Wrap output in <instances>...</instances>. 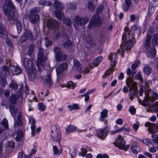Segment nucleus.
<instances>
[{
  "label": "nucleus",
  "instance_id": "41",
  "mask_svg": "<svg viewBox=\"0 0 158 158\" xmlns=\"http://www.w3.org/2000/svg\"><path fill=\"white\" fill-rule=\"evenodd\" d=\"M145 99L143 100V105L145 106H148L150 105V102L149 100H150L148 96H146L145 94Z\"/></svg>",
  "mask_w": 158,
  "mask_h": 158
},
{
  "label": "nucleus",
  "instance_id": "28",
  "mask_svg": "<svg viewBox=\"0 0 158 158\" xmlns=\"http://www.w3.org/2000/svg\"><path fill=\"white\" fill-rule=\"evenodd\" d=\"M29 122L31 125V134L32 136H34L35 134V130L36 127V126L35 125V122L34 118L32 117H30Z\"/></svg>",
  "mask_w": 158,
  "mask_h": 158
},
{
  "label": "nucleus",
  "instance_id": "11",
  "mask_svg": "<svg viewBox=\"0 0 158 158\" xmlns=\"http://www.w3.org/2000/svg\"><path fill=\"white\" fill-rule=\"evenodd\" d=\"M129 89V95L131 100L134 98V97L137 95V86L136 83H132L130 85Z\"/></svg>",
  "mask_w": 158,
  "mask_h": 158
},
{
  "label": "nucleus",
  "instance_id": "39",
  "mask_svg": "<svg viewBox=\"0 0 158 158\" xmlns=\"http://www.w3.org/2000/svg\"><path fill=\"white\" fill-rule=\"evenodd\" d=\"M7 84V81L4 77L0 76V85L3 87H5Z\"/></svg>",
  "mask_w": 158,
  "mask_h": 158
},
{
  "label": "nucleus",
  "instance_id": "53",
  "mask_svg": "<svg viewBox=\"0 0 158 158\" xmlns=\"http://www.w3.org/2000/svg\"><path fill=\"white\" fill-rule=\"evenodd\" d=\"M152 112H157L158 111V103L156 102L155 104L152 105L151 106Z\"/></svg>",
  "mask_w": 158,
  "mask_h": 158
},
{
  "label": "nucleus",
  "instance_id": "43",
  "mask_svg": "<svg viewBox=\"0 0 158 158\" xmlns=\"http://www.w3.org/2000/svg\"><path fill=\"white\" fill-rule=\"evenodd\" d=\"M16 23V26L17 27V30L18 33L21 32L22 26L21 24V23L20 21H18L17 20Z\"/></svg>",
  "mask_w": 158,
  "mask_h": 158
},
{
  "label": "nucleus",
  "instance_id": "49",
  "mask_svg": "<svg viewBox=\"0 0 158 158\" xmlns=\"http://www.w3.org/2000/svg\"><path fill=\"white\" fill-rule=\"evenodd\" d=\"M67 7L69 10H75L76 9V4L72 3H69V4H67Z\"/></svg>",
  "mask_w": 158,
  "mask_h": 158
},
{
  "label": "nucleus",
  "instance_id": "21",
  "mask_svg": "<svg viewBox=\"0 0 158 158\" xmlns=\"http://www.w3.org/2000/svg\"><path fill=\"white\" fill-rule=\"evenodd\" d=\"M73 67L75 71L79 73L82 72V66L80 62L76 60H73Z\"/></svg>",
  "mask_w": 158,
  "mask_h": 158
},
{
  "label": "nucleus",
  "instance_id": "35",
  "mask_svg": "<svg viewBox=\"0 0 158 158\" xmlns=\"http://www.w3.org/2000/svg\"><path fill=\"white\" fill-rule=\"evenodd\" d=\"M25 34L27 36L28 39H29L30 40H34V37L33 36L32 33L28 29H26L24 32Z\"/></svg>",
  "mask_w": 158,
  "mask_h": 158
},
{
  "label": "nucleus",
  "instance_id": "12",
  "mask_svg": "<svg viewBox=\"0 0 158 158\" xmlns=\"http://www.w3.org/2000/svg\"><path fill=\"white\" fill-rule=\"evenodd\" d=\"M100 23V17L99 15L96 14L93 16L88 26V28H90L91 26H98Z\"/></svg>",
  "mask_w": 158,
  "mask_h": 158
},
{
  "label": "nucleus",
  "instance_id": "30",
  "mask_svg": "<svg viewBox=\"0 0 158 158\" xmlns=\"http://www.w3.org/2000/svg\"><path fill=\"white\" fill-rule=\"evenodd\" d=\"M9 109L10 111V112L11 115L14 117L16 116V114L17 113V110L16 106L10 104L9 106Z\"/></svg>",
  "mask_w": 158,
  "mask_h": 158
},
{
  "label": "nucleus",
  "instance_id": "37",
  "mask_svg": "<svg viewBox=\"0 0 158 158\" xmlns=\"http://www.w3.org/2000/svg\"><path fill=\"white\" fill-rule=\"evenodd\" d=\"M18 85L17 82L13 80L11 81L9 85V87L12 89L16 90L18 89Z\"/></svg>",
  "mask_w": 158,
  "mask_h": 158
},
{
  "label": "nucleus",
  "instance_id": "59",
  "mask_svg": "<svg viewBox=\"0 0 158 158\" xmlns=\"http://www.w3.org/2000/svg\"><path fill=\"white\" fill-rule=\"evenodd\" d=\"M29 98V100L31 102H32L33 101H36L37 99L36 98H35V97L34 94L33 93H31Z\"/></svg>",
  "mask_w": 158,
  "mask_h": 158
},
{
  "label": "nucleus",
  "instance_id": "45",
  "mask_svg": "<svg viewBox=\"0 0 158 158\" xmlns=\"http://www.w3.org/2000/svg\"><path fill=\"white\" fill-rule=\"evenodd\" d=\"M158 35L155 34L153 37L152 43L154 45H157L158 44Z\"/></svg>",
  "mask_w": 158,
  "mask_h": 158
},
{
  "label": "nucleus",
  "instance_id": "14",
  "mask_svg": "<svg viewBox=\"0 0 158 158\" xmlns=\"http://www.w3.org/2000/svg\"><path fill=\"white\" fill-rule=\"evenodd\" d=\"M146 96H148L151 102H152L155 101V100L157 99L158 95L157 93L153 92L151 90L148 89L145 92Z\"/></svg>",
  "mask_w": 158,
  "mask_h": 158
},
{
  "label": "nucleus",
  "instance_id": "57",
  "mask_svg": "<svg viewBox=\"0 0 158 158\" xmlns=\"http://www.w3.org/2000/svg\"><path fill=\"white\" fill-rule=\"evenodd\" d=\"M140 64V62L139 61L137 60L136 62L133 64L131 66V68L132 69L136 70L135 69L137 67L139 64Z\"/></svg>",
  "mask_w": 158,
  "mask_h": 158
},
{
  "label": "nucleus",
  "instance_id": "47",
  "mask_svg": "<svg viewBox=\"0 0 158 158\" xmlns=\"http://www.w3.org/2000/svg\"><path fill=\"white\" fill-rule=\"evenodd\" d=\"M143 71L146 74L149 75L151 73L152 69L149 66H147L144 68Z\"/></svg>",
  "mask_w": 158,
  "mask_h": 158
},
{
  "label": "nucleus",
  "instance_id": "20",
  "mask_svg": "<svg viewBox=\"0 0 158 158\" xmlns=\"http://www.w3.org/2000/svg\"><path fill=\"white\" fill-rule=\"evenodd\" d=\"M62 42L63 45L65 48H69L72 45V42L67 35L63 38Z\"/></svg>",
  "mask_w": 158,
  "mask_h": 158
},
{
  "label": "nucleus",
  "instance_id": "9",
  "mask_svg": "<svg viewBox=\"0 0 158 158\" xmlns=\"http://www.w3.org/2000/svg\"><path fill=\"white\" fill-rule=\"evenodd\" d=\"M137 72L136 70L131 69L130 68L128 69L127 71V74L129 76V77L127 79L126 84L128 87H130V85L133 82V77L135 75Z\"/></svg>",
  "mask_w": 158,
  "mask_h": 158
},
{
  "label": "nucleus",
  "instance_id": "1",
  "mask_svg": "<svg viewBox=\"0 0 158 158\" xmlns=\"http://www.w3.org/2000/svg\"><path fill=\"white\" fill-rule=\"evenodd\" d=\"M145 126L148 127V131L153 134L152 135L153 138V142L154 143H158V136L157 134H155L154 133L157 131L158 130V126L157 125L155 124L149 122H146Z\"/></svg>",
  "mask_w": 158,
  "mask_h": 158
},
{
  "label": "nucleus",
  "instance_id": "48",
  "mask_svg": "<svg viewBox=\"0 0 158 158\" xmlns=\"http://www.w3.org/2000/svg\"><path fill=\"white\" fill-rule=\"evenodd\" d=\"M5 31V28L4 26L2 24L0 23V37H3Z\"/></svg>",
  "mask_w": 158,
  "mask_h": 158
},
{
  "label": "nucleus",
  "instance_id": "31",
  "mask_svg": "<svg viewBox=\"0 0 158 158\" xmlns=\"http://www.w3.org/2000/svg\"><path fill=\"white\" fill-rule=\"evenodd\" d=\"M108 110L106 109L102 110L101 113V116L99 118V119L101 121H103L105 118L107 117Z\"/></svg>",
  "mask_w": 158,
  "mask_h": 158
},
{
  "label": "nucleus",
  "instance_id": "8",
  "mask_svg": "<svg viewBox=\"0 0 158 158\" xmlns=\"http://www.w3.org/2000/svg\"><path fill=\"white\" fill-rule=\"evenodd\" d=\"M133 45V41L132 40H129L126 43L125 45L122 44L120 46V48L118 50V52H121V56L122 57H123L124 56V52L125 51V50L131 49Z\"/></svg>",
  "mask_w": 158,
  "mask_h": 158
},
{
  "label": "nucleus",
  "instance_id": "13",
  "mask_svg": "<svg viewBox=\"0 0 158 158\" xmlns=\"http://www.w3.org/2000/svg\"><path fill=\"white\" fill-rule=\"evenodd\" d=\"M47 27L50 29H57L60 26L59 23L53 19H48L47 23Z\"/></svg>",
  "mask_w": 158,
  "mask_h": 158
},
{
  "label": "nucleus",
  "instance_id": "4",
  "mask_svg": "<svg viewBox=\"0 0 158 158\" xmlns=\"http://www.w3.org/2000/svg\"><path fill=\"white\" fill-rule=\"evenodd\" d=\"M151 35L147 34L144 44V48L146 50L148 53L150 54L152 56H154L155 55V49L154 47H151Z\"/></svg>",
  "mask_w": 158,
  "mask_h": 158
},
{
  "label": "nucleus",
  "instance_id": "22",
  "mask_svg": "<svg viewBox=\"0 0 158 158\" xmlns=\"http://www.w3.org/2000/svg\"><path fill=\"white\" fill-rule=\"evenodd\" d=\"M28 72V77L31 81L34 80L36 77V75L37 70L35 68L27 70Z\"/></svg>",
  "mask_w": 158,
  "mask_h": 158
},
{
  "label": "nucleus",
  "instance_id": "32",
  "mask_svg": "<svg viewBox=\"0 0 158 158\" xmlns=\"http://www.w3.org/2000/svg\"><path fill=\"white\" fill-rule=\"evenodd\" d=\"M77 130V128L76 127L71 125H69L66 129L67 132L69 133L73 132Z\"/></svg>",
  "mask_w": 158,
  "mask_h": 158
},
{
  "label": "nucleus",
  "instance_id": "2",
  "mask_svg": "<svg viewBox=\"0 0 158 158\" xmlns=\"http://www.w3.org/2000/svg\"><path fill=\"white\" fill-rule=\"evenodd\" d=\"M39 51L36 64L39 70L40 71L43 68V64L47 60V56H44L43 54L44 52L43 48L39 47Z\"/></svg>",
  "mask_w": 158,
  "mask_h": 158
},
{
  "label": "nucleus",
  "instance_id": "51",
  "mask_svg": "<svg viewBox=\"0 0 158 158\" xmlns=\"http://www.w3.org/2000/svg\"><path fill=\"white\" fill-rule=\"evenodd\" d=\"M88 4V7L89 10L91 11H93L95 9V6L91 2H89Z\"/></svg>",
  "mask_w": 158,
  "mask_h": 158
},
{
  "label": "nucleus",
  "instance_id": "6",
  "mask_svg": "<svg viewBox=\"0 0 158 158\" xmlns=\"http://www.w3.org/2000/svg\"><path fill=\"white\" fill-rule=\"evenodd\" d=\"M114 143L115 146L118 148L119 149H122L125 151H127L129 147L128 145H126L125 141L121 135L118 136L116 140Z\"/></svg>",
  "mask_w": 158,
  "mask_h": 158
},
{
  "label": "nucleus",
  "instance_id": "52",
  "mask_svg": "<svg viewBox=\"0 0 158 158\" xmlns=\"http://www.w3.org/2000/svg\"><path fill=\"white\" fill-rule=\"evenodd\" d=\"M1 124L5 128H8V122L6 118H4L3 119V120L1 122Z\"/></svg>",
  "mask_w": 158,
  "mask_h": 158
},
{
  "label": "nucleus",
  "instance_id": "40",
  "mask_svg": "<svg viewBox=\"0 0 158 158\" xmlns=\"http://www.w3.org/2000/svg\"><path fill=\"white\" fill-rule=\"evenodd\" d=\"M40 8L39 7H35L32 8L29 10L30 14H35L38 13L40 11Z\"/></svg>",
  "mask_w": 158,
  "mask_h": 158
},
{
  "label": "nucleus",
  "instance_id": "36",
  "mask_svg": "<svg viewBox=\"0 0 158 158\" xmlns=\"http://www.w3.org/2000/svg\"><path fill=\"white\" fill-rule=\"evenodd\" d=\"M35 46L34 44H31L29 47L28 54L29 55L32 54L35 48Z\"/></svg>",
  "mask_w": 158,
  "mask_h": 158
},
{
  "label": "nucleus",
  "instance_id": "7",
  "mask_svg": "<svg viewBox=\"0 0 158 158\" xmlns=\"http://www.w3.org/2000/svg\"><path fill=\"white\" fill-rule=\"evenodd\" d=\"M89 20L86 17L80 18L78 16L75 17L73 22L74 26L77 28L79 26H83L89 21Z\"/></svg>",
  "mask_w": 158,
  "mask_h": 158
},
{
  "label": "nucleus",
  "instance_id": "61",
  "mask_svg": "<svg viewBox=\"0 0 158 158\" xmlns=\"http://www.w3.org/2000/svg\"><path fill=\"white\" fill-rule=\"evenodd\" d=\"M75 87V85H73V82L72 81H69L67 84V87L69 88L73 89Z\"/></svg>",
  "mask_w": 158,
  "mask_h": 158
},
{
  "label": "nucleus",
  "instance_id": "46",
  "mask_svg": "<svg viewBox=\"0 0 158 158\" xmlns=\"http://www.w3.org/2000/svg\"><path fill=\"white\" fill-rule=\"evenodd\" d=\"M68 107L69 109L71 111L73 110H77L79 109V107L77 104H73L72 106L69 105Z\"/></svg>",
  "mask_w": 158,
  "mask_h": 158
},
{
  "label": "nucleus",
  "instance_id": "62",
  "mask_svg": "<svg viewBox=\"0 0 158 158\" xmlns=\"http://www.w3.org/2000/svg\"><path fill=\"white\" fill-rule=\"evenodd\" d=\"M28 38L27 36L24 33L22 37L20 40V42L21 43H23L24 41H26L28 39Z\"/></svg>",
  "mask_w": 158,
  "mask_h": 158
},
{
  "label": "nucleus",
  "instance_id": "33",
  "mask_svg": "<svg viewBox=\"0 0 158 158\" xmlns=\"http://www.w3.org/2000/svg\"><path fill=\"white\" fill-rule=\"evenodd\" d=\"M1 73L2 74L6 76L7 75V74L9 73V69L8 67L6 65H3L1 67Z\"/></svg>",
  "mask_w": 158,
  "mask_h": 158
},
{
  "label": "nucleus",
  "instance_id": "15",
  "mask_svg": "<svg viewBox=\"0 0 158 158\" xmlns=\"http://www.w3.org/2000/svg\"><path fill=\"white\" fill-rule=\"evenodd\" d=\"M25 18L28 19L31 23L34 24L37 23L40 19L39 15L36 14L27 15Z\"/></svg>",
  "mask_w": 158,
  "mask_h": 158
},
{
  "label": "nucleus",
  "instance_id": "64",
  "mask_svg": "<svg viewBox=\"0 0 158 158\" xmlns=\"http://www.w3.org/2000/svg\"><path fill=\"white\" fill-rule=\"evenodd\" d=\"M6 44L8 45L11 48L13 47V44L10 39L8 38L6 39Z\"/></svg>",
  "mask_w": 158,
  "mask_h": 158
},
{
  "label": "nucleus",
  "instance_id": "26",
  "mask_svg": "<svg viewBox=\"0 0 158 158\" xmlns=\"http://www.w3.org/2000/svg\"><path fill=\"white\" fill-rule=\"evenodd\" d=\"M52 140L55 142L60 143V141L61 136L60 134L56 131L52 132L51 135Z\"/></svg>",
  "mask_w": 158,
  "mask_h": 158
},
{
  "label": "nucleus",
  "instance_id": "60",
  "mask_svg": "<svg viewBox=\"0 0 158 158\" xmlns=\"http://www.w3.org/2000/svg\"><path fill=\"white\" fill-rule=\"evenodd\" d=\"M124 129V127H123L120 129H118L115 131H112L111 132V134L113 135L115 133H116L118 132H120L122 131H123Z\"/></svg>",
  "mask_w": 158,
  "mask_h": 158
},
{
  "label": "nucleus",
  "instance_id": "17",
  "mask_svg": "<svg viewBox=\"0 0 158 158\" xmlns=\"http://www.w3.org/2000/svg\"><path fill=\"white\" fill-rule=\"evenodd\" d=\"M137 29V27L136 26L133 25L131 27V31L130 32L129 31L127 27H125L124 29V32L122 36V39L123 40H125L126 39V36H128V38H130V35L131 34V32L132 33V31H135Z\"/></svg>",
  "mask_w": 158,
  "mask_h": 158
},
{
  "label": "nucleus",
  "instance_id": "38",
  "mask_svg": "<svg viewBox=\"0 0 158 158\" xmlns=\"http://www.w3.org/2000/svg\"><path fill=\"white\" fill-rule=\"evenodd\" d=\"M132 152L135 154H137L140 151V149L139 146L136 145H133L131 148Z\"/></svg>",
  "mask_w": 158,
  "mask_h": 158
},
{
  "label": "nucleus",
  "instance_id": "54",
  "mask_svg": "<svg viewBox=\"0 0 158 158\" xmlns=\"http://www.w3.org/2000/svg\"><path fill=\"white\" fill-rule=\"evenodd\" d=\"M53 150L54 153L55 155H58L60 154L62 151V150L61 149L60 152L59 150L56 146H53Z\"/></svg>",
  "mask_w": 158,
  "mask_h": 158
},
{
  "label": "nucleus",
  "instance_id": "50",
  "mask_svg": "<svg viewBox=\"0 0 158 158\" xmlns=\"http://www.w3.org/2000/svg\"><path fill=\"white\" fill-rule=\"evenodd\" d=\"M135 78L139 80L140 82H143V78L140 72H139L135 76Z\"/></svg>",
  "mask_w": 158,
  "mask_h": 158
},
{
  "label": "nucleus",
  "instance_id": "3",
  "mask_svg": "<svg viewBox=\"0 0 158 158\" xmlns=\"http://www.w3.org/2000/svg\"><path fill=\"white\" fill-rule=\"evenodd\" d=\"M8 6L6 4H3L2 5V8L5 15L8 17L9 21H17V18L15 15L14 12L10 10Z\"/></svg>",
  "mask_w": 158,
  "mask_h": 158
},
{
  "label": "nucleus",
  "instance_id": "24",
  "mask_svg": "<svg viewBox=\"0 0 158 158\" xmlns=\"http://www.w3.org/2000/svg\"><path fill=\"white\" fill-rule=\"evenodd\" d=\"M108 131L106 128H104L98 131L97 135L98 137L102 139H104L107 135Z\"/></svg>",
  "mask_w": 158,
  "mask_h": 158
},
{
  "label": "nucleus",
  "instance_id": "5",
  "mask_svg": "<svg viewBox=\"0 0 158 158\" xmlns=\"http://www.w3.org/2000/svg\"><path fill=\"white\" fill-rule=\"evenodd\" d=\"M60 48L58 47H55L53 49V52L55 53V58L56 61L57 62L64 61L67 58L66 55L64 54L60 51Z\"/></svg>",
  "mask_w": 158,
  "mask_h": 158
},
{
  "label": "nucleus",
  "instance_id": "10",
  "mask_svg": "<svg viewBox=\"0 0 158 158\" xmlns=\"http://www.w3.org/2000/svg\"><path fill=\"white\" fill-rule=\"evenodd\" d=\"M7 64H9V67L13 75H18L22 73V71L21 68L18 66L16 67L12 65V63L10 60L7 61Z\"/></svg>",
  "mask_w": 158,
  "mask_h": 158
},
{
  "label": "nucleus",
  "instance_id": "44",
  "mask_svg": "<svg viewBox=\"0 0 158 158\" xmlns=\"http://www.w3.org/2000/svg\"><path fill=\"white\" fill-rule=\"evenodd\" d=\"M16 133L17 134V136L15 137L16 140L18 141H20L22 139L23 137V134L21 131V130L18 131L17 132H16Z\"/></svg>",
  "mask_w": 158,
  "mask_h": 158
},
{
  "label": "nucleus",
  "instance_id": "29",
  "mask_svg": "<svg viewBox=\"0 0 158 158\" xmlns=\"http://www.w3.org/2000/svg\"><path fill=\"white\" fill-rule=\"evenodd\" d=\"M109 59L110 60H111V65L112 66H114L115 65V63L117 61V54L111 53L109 57Z\"/></svg>",
  "mask_w": 158,
  "mask_h": 158
},
{
  "label": "nucleus",
  "instance_id": "55",
  "mask_svg": "<svg viewBox=\"0 0 158 158\" xmlns=\"http://www.w3.org/2000/svg\"><path fill=\"white\" fill-rule=\"evenodd\" d=\"M63 21L64 23L68 26L71 24V21L69 19L64 18L63 19Z\"/></svg>",
  "mask_w": 158,
  "mask_h": 158
},
{
  "label": "nucleus",
  "instance_id": "19",
  "mask_svg": "<svg viewBox=\"0 0 158 158\" xmlns=\"http://www.w3.org/2000/svg\"><path fill=\"white\" fill-rule=\"evenodd\" d=\"M44 85L47 86H50L52 84V81L51 76V72H49L47 75L45 76L44 81Z\"/></svg>",
  "mask_w": 158,
  "mask_h": 158
},
{
  "label": "nucleus",
  "instance_id": "27",
  "mask_svg": "<svg viewBox=\"0 0 158 158\" xmlns=\"http://www.w3.org/2000/svg\"><path fill=\"white\" fill-rule=\"evenodd\" d=\"M19 98L20 97L19 95L13 94L10 96L9 99V101L11 103L15 104L17 103Z\"/></svg>",
  "mask_w": 158,
  "mask_h": 158
},
{
  "label": "nucleus",
  "instance_id": "34",
  "mask_svg": "<svg viewBox=\"0 0 158 158\" xmlns=\"http://www.w3.org/2000/svg\"><path fill=\"white\" fill-rule=\"evenodd\" d=\"M55 14L56 18L59 20H61L64 15L62 11L60 10H55Z\"/></svg>",
  "mask_w": 158,
  "mask_h": 158
},
{
  "label": "nucleus",
  "instance_id": "58",
  "mask_svg": "<svg viewBox=\"0 0 158 158\" xmlns=\"http://www.w3.org/2000/svg\"><path fill=\"white\" fill-rule=\"evenodd\" d=\"M130 7V6L125 4H123L122 6L123 10L124 11H128Z\"/></svg>",
  "mask_w": 158,
  "mask_h": 158
},
{
  "label": "nucleus",
  "instance_id": "42",
  "mask_svg": "<svg viewBox=\"0 0 158 158\" xmlns=\"http://www.w3.org/2000/svg\"><path fill=\"white\" fill-rule=\"evenodd\" d=\"M102 60V57L101 56H99L97 57L94 60L93 62V64L95 66H97L100 63Z\"/></svg>",
  "mask_w": 158,
  "mask_h": 158
},
{
  "label": "nucleus",
  "instance_id": "63",
  "mask_svg": "<svg viewBox=\"0 0 158 158\" xmlns=\"http://www.w3.org/2000/svg\"><path fill=\"white\" fill-rule=\"evenodd\" d=\"M39 109L42 111L46 109V106L43 103H39L38 105Z\"/></svg>",
  "mask_w": 158,
  "mask_h": 158
},
{
  "label": "nucleus",
  "instance_id": "25",
  "mask_svg": "<svg viewBox=\"0 0 158 158\" xmlns=\"http://www.w3.org/2000/svg\"><path fill=\"white\" fill-rule=\"evenodd\" d=\"M53 6L55 10L62 11L64 9V6L59 1L56 0L54 1Z\"/></svg>",
  "mask_w": 158,
  "mask_h": 158
},
{
  "label": "nucleus",
  "instance_id": "23",
  "mask_svg": "<svg viewBox=\"0 0 158 158\" xmlns=\"http://www.w3.org/2000/svg\"><path fill=\"white\" fill-rule=\"evenodd\" d=\"M68 67V64L66 63L60 64L56 68V72L57 75L60 74L65 70Z\"/></svg>",
  "mask_w": 158,
  "mask_h": 158
},
{
  "label": "nucleus",
  "instance_id": "18",
  "mask_svg": "<svg viewBox=\"0 0 158 158\" xmlns=\"http://www.w3.org/2000/svg\"><path fill=\"white\" fill-rule=\"evenodd\" d=\"M24 67L27 71L35 68L33 62L31 60L25 58L23 62Z\"/></svg>",
  "mask_w": 158,
  "mask_h": 158
},
{
  "label": "nucleus",
  "instance_id": "16",
  "mask_svg": "<svg viewBox=\"0 0 158 158\" xmlns=\"http://www.w3.org/2000/svg\"><path fill=\"white\" fill-rule=\"evenodd\" d=\"M14 126L15 129L18 128L19 127H21L23 125L22 121V114L21 112H19L16 119L15 117H14Z\"/></svg>",
  "mask_w": 158,
  "mask_h": 158
},
{
  "label": "nucleus",
  "instance_id": "56",
  "mask_svg": "<svg viewBox=\"0 0 158 158\" xmlns=\"http://www.w3.org/2000/svg\"><path fill=\"white\" fill-rule=\"evenodd\" d=\"M6 146L7 147H10L13 148L15 147V143L14 142L9 141L7 142Z\"/></svg>",
  "mask_w": 158,
  "mask_h": 158
}]
</instances>
